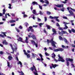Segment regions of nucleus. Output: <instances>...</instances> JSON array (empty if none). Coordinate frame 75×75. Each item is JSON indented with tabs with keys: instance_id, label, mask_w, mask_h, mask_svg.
I'll return each instance as SVG.
<instances>
[{
	"instance_id": "f257e3e1",
	"label": "nucleus",
	"mask_w": 75,
	"mask_h": 75,
	"mask_svg": "<svg viewBox=\"0 0 75 75\" xmlns=\"http://www.w3.org/2000/svg\"><path fill=\"white\" fill-rule=\"evenodd\" d=\"M52 57L53 58L54 60L56 62H57L58 61H61V62H65V60L63 59V58L62 57H61V56L59 55V54L58 55V57H59L58 60H57L55 59V57H56V55H55V54H54V53H52Z\"/></svg>"
},
{
	"instance_id": "f03ea898",
	"label": "nucleus",
	"mask_w": 75,
	"mask_h": 75,
	"mask_svg": "<svg viewBox=\"0 0 75 75\" xmlns=\"http://www.w3.org/2000/svg\"><path fill=\"white\" fill-rule=\"evenodd\" d=\"M47 41L48 44L51 42V43L52 44V47H53L54 48H57V46H56V45H55L56 44H57V43H56L55 42L53 41V39H52L50 40L47 39Z\"/></svg>"
},
{
	"instance_id": "7ed1b4c3",
	"label": "nucleus",
	"mask_w": 75,
	"mask_h": 75,
	"mask_svg": "<svg viewBox=\"0 0 75 75\" xmlns=\"http://www.w3.org/2000/svg\"><path fill=\"white\" fill-rule=\"evenodd\" d=\"M31 69L32 71H33L34 75H38V72H37V70H36V68H35V66L34 65H33V67H31Z\"/></svg>"
},
{
	"instance_id": "20e7f679",
	"label": "nucleus",
	"mask_w": 75,
	"mask_h": 75,
	"mask_svg": "<svg viewBox=\"0 0 75 75\" xmlns=\"http://www.w3.org/2000/svg\"><path fill=\"white\" fill-rule=\"evenodd\" d=\"M55 6H56V7H63L62 8H61L60 9V10L62 11H64V9H65V8L63 7H64V4H62L59 5H55Z\"/></svg>"
},
{
	"instance_id": "39448f33",
	"label": "nucleus",
	"mask_w": 75,
	"mask_h": 75,
	"mask_svg": "<svg viewBox=\"0 0 75 75\" xmlns=\"http://www.w3.org/2000/svg\"><path fill=\"white\" fill-rule=\"evenodd\" d=\"M59 34L60 35H61V36H62V35H63V34H67V32L66 31L62 30L61 32H60V31H59Z\"/></svg>"
},
{
	"instance_id": "423d86ee",
	"label": "nucleus",
	"mask_w": 75,
	"mask_h": 75,
	"mask_svg": "<svg viewBox=\"0 0 75 75\" xmlns=\"http://www.w3.org/2000/svg\"><path fill=\"white\" fill-rule=\"evenodd\" d=\"M64 49L62 48H59L56 49H54L53 51L54 52H58V51H63Z\"/></svg>"
},
{
	"instance_id": "0eeeda50",
	"label": "nucleus",
	"mask_w": 75,
	"mask_h": 75,
	"mask_svg": "<svg viewBox=\"0 0 75 75\" xmlns=\"http://www.w3.org/2000/svg\"><path fill=\"white\" fill-rule=\"evenodd\" d=\"M16 37H18V39H17V40L18 41H18L23 42V41H22L23 40V38H21V37H19L18 35H16Z\"/></svg>"
},
{
	"instance_id": "6e6552de",
	"label": "nucleus",
	"mask_w": 75,
	"mask_h": 75,
	"mask_svg": "<svg viewBox=\"0 0 75 75\" xmlns=\"http://www.w3.org/2000/svg\"><path fill=\"white\" fill-rule=\"evenodd\" d=\"M63 23L64 24L65 26V27L63 29H64V30H67V29L68 28V27L67 26V24H69V23H67V22H63Z\"/></svg>"
},
{
	"instance_id": "1a4fd4ad",
	"label": "nucleus",
	"mask_w": 75,
	"mask_h": 75,
	"mask_svg": "<svg viewBox=\"0 0 75 75\" xmlns=\"http://www.w3.org/2000/svg\"><path fill=\"white\" fill-rule=\"evenodd\" d=\"M33 28V27L30 26L29 27V28L28 29V32L31 31L32 32H33L34 31V29Z\"/></svg>"
},
{
	"instance_id": "9d476101",
	"label": "nucleus",
	"mask_w": 75,
	"mask_h": 75,
	"mask_svg": "<svg viewBox=\"0 0 75 75\" xmlns=\"http://www.w3.org/2000/svg\"><path fill=\"white\" fill-rule=\"evenodd\" d=\"M2 33L4 34V35L1 34H0V37H2V38H5V37H7L6 35V34L4 32H2Z\"/></svg>"
},
{
	"instance_id": "9b49d317",
	"label": "nucleus",
	"mask_w": 75,
	"mask_h": 75,
	"mask_svg": "<svg viewBox=\"0 0 75 75\" xmlns=\"http://www.w3.org/2000/svg\"><path fill=\"white\" fill-rule=\"evenodd\" d=\"M66 62H68V61H69L70 62H72V61H73V59L69 58H66Z\"/></svg>"
},
{
	"instance_id": "f8f14e48",
	"label": "nucleus",
	"mask_w": 75,
	"mask_h": 75,
	"mask_svg": "<svg viewBox=\"0 0 75 75\" xmlns=\"http://www.w3.org/2000/svg\"><path fill=\"white\" fill-rule=\"evenodd\" d=\"M10 47H11V48L13 52H11V53H12V54H14V49L13 48V45L12 44H10Z\"/></svg>"
},
{
	"instance_id": "ddd939ff",
	"label": "nucleus",
	"mask_w": 75,
	"mask_h": 75,
	"mask_svg": "<svg viewBox=\"0 0 75 75\" xmlns=\"http://www.w3.org/2000/svg\"><path fill=\"white\" fill-rule=\"evenodd\" d=\"M52 31L53 33H54L52 34V35H54V34H57V31H56L55 29L52 28Z\"/></svg>"
},
{
	"instance_id": "4468645a",
	"label": "nucleus",
	"mask_w": 75,
	"mask_h": 75,
	"mask_svg": "<svg viewBox=\"0 0 75 75\" xmlns=\"http://www.w3.org/2000/svg\"><path fill=\"white\" fill-rule=\"evenodd\" d=\"M32 11L33 13L35 15V16H37L38 15V14L37 13V12L36 11V10H33V11Z\"/></svg>"
},
{
	"instance_id": "2eb2a0df",
	"label": "nucleus",
	"mask_w": 75,
	"mask_h": 75,
	"mask_svg": "<svg viewBox=\"0 0 75 75\" xmlns=\"http://www.w3.org/2000/svg\"><path fill=\"white\" fill-rule=\"evenodd\" d=\"M2 44H4V45H7L8 44V43L7 42H6V40H4V41H3L2 42Z\"/></svg>"
},
{
	"instance_id": "dca6fc26",
	"label": "nucleus",
	"mask_w": 75,
	"mask_h": 75,
	"mask_svg": "<svg viewBox=\"0 0 75 75\" xmlns=\"http://www.w3.org/2000/svg\"><path fill=\"white\" fill-rule=\"evenodd\" d=\"M32 38H33V40H37V38L35 37V36L34 35H32Z\"/></svg>"
},
{
	"instance_id": "f3484780",
	"label": "nucleus",
	"mask_w": 75,
	"mask_h": 75,
	"mask_svg": "<svg viewBox=\"0 0 75 75\" xmlns=\"http://www.w3.org/2000/svg\"><path fill=\"white\" fill-rule=\"evenodd\" d=\"M30 42L33 45H35V42L34 41L31 40H30Z\"/></svg>"
},
{
	"instance_id": "a211bd4d",
	"label": "nucleus",
	"mask_w": 75,
	"mask_h": 75,
	"mask_svg": "<svg viewBox=\"0 0 75 75\" xmlns=\"http://www.w3.org/2000/svg\"><path fill=\"white\" fill-rule=\"evenodd\" d=\"M69 12L71 15L72 16H74V14L73 13V12L71 10L69 11Z\"/></svg>"
},
{
	"instance_id": "6ab92c4d",
	"label": "nucleus",
	"mask_w": 75,
	"mask_h": 75,
	"mask_svg": "<svg viewBox=\"0 0 75 75\" xmlns=\"http://www.w3.org/2000/svg\"><path fill=\"white\" fill-rule=\"evenodd\" d=\"M32 4H33V5L34 6V5H35V4L36 5H38V3L35 1H33L32 3Z\"/></svg>"
},
{
	"instance_id": "aec40b11",
	"label": "nucleus",
	"mask_w": 75,
	"mask_h": 75,
	"mask_svg": "<svg viewBox=\"0 0 75 75\" xmlns=\"http://www.w3.org/2000/svg\"><path fill=\"white\" fill-rule=\"evenodd\" d=\"M51 65L52 66V67L54 68H55V67H56L57 66H58V65H57L56 64H54V65L53 64H52Z\"/></svg>"
},
{
	"instance_id": "412c9836",
	"label": "nucleus",
	"mask_w": 75,
	"mask_h": 75,
	"mask_svg": "<svg viewBox=\"0 0 75 75\" xmlns=\"http://www.w3.org/2000/svg\"><path fill=\"white\" fill-rule=\"evenodd\" d=\"M18 65H19V64H20L21 67H23V64H22V63H21V61H19V62L18 63Z\"/></svg>"
},
{
	"instance_id": "4be33fe9",
	"label": "nucleus",
	"mask_w": 75,
	"mask_h": 75,
	"mask_svg": "<svg viewBox=\"0 0 75 75\" xmlns=\"http://www.w3.org/2000/svg\"><path fill=\"white\" fill-rule=\"evenodd\" d=\"M49 18L51 19H55V18H56V16H54L53 17L51 16H50Z\"/></svg>"
},
{
	"instance_id": "5701e85b",
	"label": "nucleus",
	"mask_w": 75,
	"mask_h": 75,
	"mask_svg": "<svg viewBox=\"0 0 75 75\" xmlns=\"http://www.w3.org/2000/svg\"><path fill=\"white\" fill-rule=\"evenodd\" d=\"M14 45L15 46V50H17V44H16V43H15Z\"/></svg>"
},
{
	"instance_id": "b1692460",
	"label": "nucleus",
	"mask_w": 75,
	"mask_h": 75,
	"mask_svg": "<svg viewBox=\"0 0 75 75\" xmlns=\"http://www.w3.org/2000/svg\"><path fill=\"white\" fill-rule=\"evenodd\" d=\"M25 55H27V58H30V54H28L27 53H25Z\"/></svg>"
},
{
	"instance_id": "393cba45",
	"label": "nucleus",
	"mask_w": 75,
	"mask_h": 75,
	"mask_svg": "<svg viewBox=\"0 0 75 75\" xmlns=\"http://www.w3.org/2000/svg\"><path fill=\"white\" fill-rule=\"evenodd\" d=\"M56 18H55V19L58 22H59L60 21L59 20L58 18H59V17L58 16H56Z\"/></svg>"
},
{
	"instance_id": "a878e982",
	"label": "nucleus",
	"mask_w": 75,
	"mask_h": 75,
	"mask_svg": "<svg viewBox=\"0 0 75 75\" xmlns=\"http://www.w3.org/2000/svg\"><path fill=\"white\" fill-rule=\"evenodd\" d=\"M63 40H64L66 43H68V41H67V40L65 38H63Z\"/></svg>"
},
{
	"instance_id": "bb28decb",
	"label": "nucleus",
	"mask_w": 75,
	"mask_h": 75,
	"mask_svg": "<svg viewBox=\"0 0 75 75\" xmlns=\"http://www.w3.org/2000/svg\"><path fill=\"white\" fill-rule=\"evenodd\" d=\"M28 37H26V40H25V42L26 43H28Z\"/></svg>"
},
{
	"instance_id": "cd10ccee",
	"label": "nucleus",
	"mask_w": 75,
	"mask_h": 75,
	"mask_svg": "<svg viewBox=\"0 0 75 75\" xmlns=\"http://www.w3.org/2000/svg\"><path fill=\"white\" fill-rule=\"evenodd\" d=\"M5 9H6V8H4V9L3 10V14H5V13H6V10H5Z\"/></svg>"
},
{
	"instance_id": "c85d7f7f",
	"label": "nucleus",
	"mask_w": 75,
	"mask_h": 75,
	"mask_svg": "<svg viewBox=\"0 0 75 75\" xmlns=\"http://www.w3.org/2000/svg\"><path fill=\"white\" fill-rule=\"evenodd\" d=\"M46 27H47L48 29H49V30H50L51 28H52V27L50 26L49 25H47Z\"/></svg>"
},
{
	"instance_id": "c756f323",
	"label": "nucleus",
	"mask_w": 75,
	"mask_h": 75,
	"mask_svg": "<svg viewBox=\"0 0 75 75\" xmlns=\"http://www.w3.org/2000/svg\"><path fill=\"white\" fill-rule=\"evenodd\" d=\"M9 22L10 23H13L16 22V21L14 20H11L10 21H9Z\"/></svg>"
},
{
	"instance_id": "7c9ffc66",
	"label": "nucleus",
	"mask_w": 75,
	"mask_h": 75,
	"mask_svg": "<svg viewBox=\"0 0 75 75\" xmlns=\"http://www.w3.org/2000/svg\"><path fill=\"white\" fill-rule=\"evenodd\" d=\"M44 3L47 4H49V1H48V0H45Z\"/></svg>"
},
{
	"instance_id": "2f4dec72",
	"label": "nucleus",
	"mask_w": 75,
	"mask_h": 75,
	"mask_svg": "<svg viewBox=\"0 0 75 75\" xmlns=\"http://www.w3.org/2000/svg\"><path fill=\"white\" fill-rule=\"evenodd\" d=\"M8 59L9 60H11L12 59H13V57L11 56H9L8 57Z\"/></svg>"
},
{
	"instance_id": "473e14b6",
	"label": "nucleus",
	"mask_w": 75,
	"mask_h": 75,
	"mask_svg": "<svg viewBox=\"0 0 75 75\" xmlns=\"http://www.w3.org/2000/svg\"><path fill=\"white\" fill-rule=\"evenodd\" d=\"M11 3H16V2H17V0H15V1L14 0H11Z\"/></svg>"
},
{
	"instance_id": "72a5a7b5",
	"label": "nucleus",
	"mask_w": 75,
	"mask_h": 75,
	"mask_svg": "<svg viewBox=\"0 0 75 75\" xmlns=\"http://www.w3.org/2000/svg\"><path fill=\"white\" fill-rule=\"evenodd\" d=\"M47 15H50V14H51V13L49 11H47Z\"/></svg>"
},
{
	"instance_id": "f704fd0d",
	"label": "nucleus",
	"mask_w": 75,
	"mask_h": 75,
	"mask_svg": "<svg viewBox=\"0 0 75 75\" xmlns=\"http://www.w3.org/2000/svg\"><path fill=\"white\" fill-rule=\"evenodd\" d=\"M44 23H40L39 24V25L40 27H42V25H43Z\"/></svg>"
},
{
	"instance_id": "c9c22d12",
	"label": "nucleus",
	"mask_w": 75,
	"mask_h": 75,
	"mask_svg": "<svg viewBox=\"0 0 75 75\" xmlns=\"http://www.w3.org/2000/svg\"><path fill=\"white\" fill-rule=\"evenodd\" d=\"M30 35H28V37H29L30 38H32V36H31V35L32 34L31 33H29Z\"/></svg>"
},
{
	"instance_id": "e433bc0d",
	"label": "nucleus",
	"mask_w": 75,
	"mask_h": 75,
	"mask_svg": "<svg viewBox=\"0 0 75 75\" xmlns=\"http://www.w3.org/2000/svg\"><path fill=\"white\" fill-rule=\"evenodd\" d=\"M25 25L26 26V27H27V26L28 25V24L27 23H24Z\"/></svg>"
},
{
	"instance_id": "4c0bfd02",
	"label": "nucleus",
	"mask_w": 75,
	"mask_h": 75,
	"mask_svg": "<svg viewBox=\"0 0 75 75\" xmlns=\"http://www.w3.org/2000/svg\"><path fill=\"white\" fill-rule=\"evenodd\" d=\"M59 40H63V38L61 36H59Z\"/></svg>"
},
{
	"instance_id": "58836bf2",
	"label": "nucleus",
	"mask_w": 75,
	"mask_h": 75,
	"mask_svg": "<svg viewBox=\"0 0 75 75\" xmlns=\"http://www.w3.org/2000/svg\"><path fill=\"white\" fill-rule=\"evenodd\" d=\"M59 30H62V31L63 30H64V28H63L59 27Z\"/></svg>"
},
{
	"instance_id": "ea45409f",
	"label": "nucleus",
	"mask_w": 75,
	"mask_h": 75,
	"mask_svg": "<svg viewBox=\"0 0 75 75\" xmlns=\"http://www.w3.org/2000/svg\"><path fill=\"white\" fill-rule=\"evenodd\" d=\"M39 14L40 15H43V13L41 11H39Z\"/></svg>"
},
{
	"instance_id": "a19ab883",
	"label": "nucleus",
	"mask_w": 75,
	"mask_h": 75,
	"mask_svg": "<svg viewBox=\"0 0 75 75\" xmlns=\"http://www.w3.org/2000/svg\"><path fill=\"white\" fill-rule=\"evenodd\" d=\"M33 4H31V6L30 7V10L31 11H33Z\"/></svg>"
},
{
	"instance_id": "79ce46f5",
	"label": "nucleus",
	"mask_w": 75,
	"mask_h": 75,
	"mask_svg": "<svg viewBox=\"0 0 75 75\" xmlns=\"http://www.w3.org/2000/svg\"><path fill=\"white\" fill-rule=\"evenodd\" d=\"M40 1L42 3H44L45 2V1H44L43 0H40Z\"/></svg>"
},
{
	"instance_id": "37998d69",
	"label": "nucleus",
	"mask_w": 75,
	"mask_h": 75,
	"mask_svg": "<svg viewBox=\"0 0 75 75\" xmlns=\"http://www.w3.org/2000/svg\"><path fill=\"white\" fill-rule=\"evenodd\" d=\"M15 29L16 30L18 33H19L20 32V30H19L17 29V28H16Z\"/></svg>"
},
{
	"instance_id": "c03bdc74",
	"label": "nucleus",
	"mask_w": 75,
	"mask_h": 75,
	"mask_svg": "<svg viewBox=\"0 0 75 75\" xmlns=\"http://www.w3.org/2000/svg\"><path fill=\"white\" fill-rule=\"evenodd\" d=\"M71 31L73 32V33H75V30L74 29L72 28L71 29Z\"/></svg>"
},
{
	"instance_id": "a18cd8bd",
	"label": "nucleus",
	"mask_w": 75,
	"mask_h": 75,
	"mask_svg": "<svg viewBox=\"0 0 75 75\" xmlns=\"http://www.w3.org/2000/svg\"><path fill=\"white\" fill-rule=\"evenodd\" d=\"M67 66H69V62H67Z\"/></svg>"
},
{
	"instance_id": "49530a36",
	"label": "nucleus",
	"mask_w": 75,
	"mask_h": 75,
	"mask_svg": "<svg viewBox=\"0 0 75 75\" xmlns=\"http://www.w3.org/2000/svg\"><path fill=\"white\" fill-rule=\"evenodd\" d=\"M47 18L46 17H45V21L46 22V21H47Z\"/></svg>"
},
{
	"instance_id": "de8ad7c7",
	"label": "nucleus",
	"mask_w": 75,
	"mask_h": 75,
	"mask_svg": "<svg viewBox=\"0 0 75 75\" xmlns=\"http://www.w3.org/2000/svg\"><path fill=\"white\" fill-rule=\"evenodd\" d=\"M37 18H38V21H41V19H40V18H39L38 17Z\"/></svg>"
},
{
	"instance_id": "09e8293b",
	"label": "nucleus",
	"mask_w": 75,
	"mask_h": 75,
	"mask_svg": "<svg viewBox=\"0 0 75 75\" xmlns=\"http://www.w3.org/2000/svg\"><path fill=\"white\" fill-rule=\"evenodd\" d=\"M43 31H44V33H45L46 34H48V33H47V31H46V30H45V29H44V30H43Z\"/></svg>"
},
{
	"instance_id": "8fccbe9b",
	"label": "nucleus",
	"mask_w": 75,
	"mask_h": 75,
	"mask_svg": "<svg viewBox=\"0 0 75 75\" xmlns=\"http://www.w3.org/2000/svg\"><path fill=\"white\" fill-rule=\"evenodd\" d=\"M7 64H8V67H10V63L8 62V61H7Z\"/></svg>"
},
{
	"instance_id": "3c124183",
	"label": "nucleus",
	"mask_w": 75,
	"mask_h": 75,
	"mask_svg": "<svg viewBox=\"0 0 75 75\" xmlns=\"http://www.w3.org/2000/svg\"><path fill=\"white\" fill-rule=\"evenodd\" d=\"M63 18H64V19H66L67 20H68V18H67V17L66 16H63Z\"/></svg>"
},
{
	"instance_id": "603ef678",
	"label": "nucleus",
	"mask_w": 75,
	"mask_h": 75,
	"mask_svg": "<svg viewBox=\"0 0 75 75\" xmlns=\"http://www.w3.org/2000/svg\"><path fill=\"white\" fill-rule=\"evenodd\" d=\"M4 54V52H3V51H0V54H1V55H2Z\"/></svg>"
},
{
	"instance_id": "864d4df0",
	"label": "nucleus",
	"mask_w": 75,
	"mask_h": 75,
	"mask_svg": "<svg viewBox=\"0 0 75 75\" xmlns=\"http://www.w3.org/2000/svg\"><path fill=\"white\" fill-rule=\"evenodd\" d=\"M62 47L63 48H64L65 49H67V47H66L64 45H62Z\"/></svg>"
},
{
	"instance_id": "5fc2aeb1",
	"label": "nucleus",
	"mask_w": 75,
	"mask_h": 75,
	"mask_svg": "<svg viewBox=\"0 0 75 75\" xmlns=\"http://www.w3.org/2000/svg\"><path fill=\"white\" fill-rule=\"evenodd\" d=\"M20 73H21V75H24V74L23 73V71H21Z\"/></svg>"
},
{
	"instance_id": "6e6d98bb",
	"label": "nucleus",
	"mask_w": 75,
	"mask_h": 75,
	"mask_svg": "<svg viewBox=\"0 0 75 75\" xmlns=\"http://www.w3.org/2000/svg\"><path fill=\"white\" fill-rule=\"evenodd\" d=\"M35 47L36 48H38V44L35 43Z\"/></svg>"
},
{
	"instance_id": "4d7b16f0",
	"label": "nucleus",
	"mask_w": 75,
	"mask_h": 75,
	"mask_svg": "<svg viewBox=\"0 0 75 75\" xmlns=\"http://www.w3.org/2000/svg\"><path fill=\"white\" fill-rule=\"evenodd\" d=\"M32 56L33 57H35V55H36L35 54H34L33 53H32Z\"/></svg>"
},
{
	"instance_id": "13d9d810",
	"label": "nucleus",
	"mask_w": 75,
	"mask_h": 75,
	"mask_svg": "<svg viewBox=\"0 0 75 75\" xmlns=\"http://www.w3.org/2000/svg\"><path fill=\"white\" fill-rule=\"evenodd\" d=\"M45 55L47 56H49V54L47 53V52H45Z\"/></svg>"
},
{
	"instance_id": "bf43d9fd",
	"label": "nucleus",
	"mask_w": 75,
	"mask_h": 75,
	"mask_svg": "<svg viewBox=\"0 0 75 75\" xmlns=\"http://www.w3.org/2000/svg\"><path fill=\"white\" fill-rule=\"evenodd\" d=\"M56 25L57 27H60V25H59V23H57L56 24Z\"/></svg>"
},
{
	"instance_id": "052dcab7",
	"label": "nucleus",
	"mask_w": 75,
	"mask_h": 75,
	"mask_svg": "<svg viewBox=\"0 0 75 75\" xmlns=\"http://www.w3.org/2000/svg\"><path fill=\"white\" fill-rule=\"evenodd\" d=\"M70 10H72L73 11H75V9L72 8H70Z\"/></svg>"
},
{
	"instance_id": "680f3d73",
	"label": "nucleus",
	"mask_w": 75,
	"mask_h": 75,
	"mask_svg": "<svg viewBox=\"0 0 75 75\" xmlns=\"http://www.w3.org/2000/svg\"><path fill=\"white\" fill-rule=\"evenodd\" d=\"M19 28L20 29H23V27L21 26L20 25L19 27Z\"/></svg>"
},
{
	"instance_id": "e2e57ef3",
	"label": "nucleus",
	"mask_w": 75,
	"mask_h": 75,
	"mask_svg": "<svg viewBox=\"0 0 75 75\" xmlns=\"http://www.w3.org/2000/svg\"><path fill=\"white\" fill-rule=\"evenodd\" d=\"M49 48L51 50H53L54 49V48H52V47H49Z\"/></svg>"
},
{
	"instance_id": "0e129e2a",
	"label": "nucleus",
	"mask_w": 75,
	"mask_h": 75,
	"mask_svg": "<svg viewBox=\"0 0 75 75\" xmlns=\"http://www.w3.org/2000/svg\"><path fill=\"white\" fill-rule=\"evenodd\" d=\"M38 27V26L37 25H33V27H34L35 28H37V27Z\"/></svg>"
},
{
	"instance_id": "69168bd1",
	"label": "nucleus",
	"mask_w": 75,
	"mask_h": 75,
	"mask_svg": "<svg viewBox=\"0 0 75 75\" xmlns=\"http://www.w3.org/2000/svg\"><path fill=\"white\" fill-rule=\"evenodd\" d=\"M68 31H69V33H72V30H71L69 29Z\"/></svg>"
},
{
	"instance_id": "338daca9",
	"label": "nucleus",
	"mask_w": 75,
	"mask_h": 75,
	"mask_svg": "<svg viewBox=\"0 0 75 75\" xmlns=\"http://www.w3.org/2000/svg\"><path fill=\"white\" fill-rule=\"evenodd\" d=\"M11 16H13V17L15 16V14L14 13H11Z\"/></svg>"
},
{
	"instance_id": "774afa93",
	"label": "nucleus",
	"mask_w": 75,
	"mask_h": 75,
	"mask_svg": "<svg viewBox=\"0 0 75 75\" xmlns=\"http://www.w3.org/2000/svg\"><path fill=\"white\" fill-rule=\"evenodd\" d=\"M39 7L40 9H42V6H40V5H39Z\"/></svg>"
}]
</instances>
